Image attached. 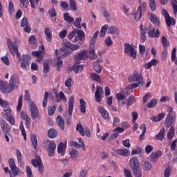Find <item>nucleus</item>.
<instances>
[{
    "label": "nucleus",
    "mask_w": 177,
    "mask_h": 177,
    "mask_svg": "<svg viewBox=\"0 0 177 177\" xmlns=\"http://www.w3.org/2000/svg\"><path fill=\"white\" fill-rule=\"evenodd\" d=\"M7 45L12 56L13 57H15V56L18 57L22 70H27V67H28L30 63H31V55L26 54L23 55L21 58H20L21 54L19 53V45H17V42L16 41L12 42L10 39H7Z\"/></svg>",
    "instance_id": "1"
},
{
    "label": "nucleus",
    "mask_w": 177,
    "mask_h": 177,
    "mask_svg": "<svg viewBox=\"0 0 177 177\" xmlns=\"http://www.w3.org/2000/svg\"><path fill=\"white\" fill-rule=\"evenodd\" d=\"M19 86V77L17 75H12L10 78V84L0 80V91L10 93L13 90Z\"/></svg>",
    "instance_id": "2"
},
{
    "label": "nucleus",
    "mask_w": 177,
    "mask_h": 177,
    "mask_svg": "<svg viewBox=\"0 0 177 177\" xmlns=\"http://www.w3.org/2000/svg\"><path fill=\"white\" fill-rule=\"evenodd\" d=\"M68 49H71V50H78L80 46L78 44H73L69 41L66 40L64 44V47L61 48L59 50H56L55 55L59 56L61 52L62 56H67L69 53Z\"/></svg>",
    "instance_id": "3"
},
{
    "label": "nucleus",
    "mask_w": 177,
    "mask_h": 177,
    "mask_svg": "<svg viewBox=\"0 0 177 177\" xmlns=\"http://www.w3.org/2000/svg\"><path fill=\"white\" fill-rule=\"evenodd\" d=\"M138 3H140V6L138 8L137 12L134 14V19L136 21H139L142 19V13L146 12V8L147 6V3L142 1V0H138Z\"/></svg>",
    "instance_id": "4"
},
{
    "label": "nucleus",
    "mask_w": 177,
    "mask_h": 177,
    "mask_svg": "<svg viewBox=\"0 0 177 177\" xmlns=\"http://www.w3.org/2000/svg\"><path fill=\"white\" fill-rule=\"evenodd\" d=\"M124 52L127 56L132 57L134 60L136 59V50L135 49V46H133V44L128 43L124 44Z\"/></svg>",
    "instance_id": "5"
},
{
    "label": "nucleus",
    "mask_w": 177,
    "mask_h": 177,
    "mask_svg": "<svg viewBox=\"0 0 177 177\" xmlns=\"http://www.w3.org/2000/svg\"><path fill=\"white\" fill-rule=\"evenodd\" d=\"M162 15L164 16L166 26H167V27H171V26H175V24H176V20H175V18L169 16V13H168L167 10L162 9Z\"/></svg>",
    "instance_id": "6"
},
{
    "label": "nucleus",
    "mask_w": 177,
    "mask_h": 177,
    "mask_svg": "<svg viewBox=\"0 0 177 177\" xmlns=\"http://www.w3.org/2000/svg\"><path fill=\"white\" fill-rule=\"evenodd\" d=\"M95 44H96V39L92 37L90 40V46L88 50L91 60L97 59V55L95 53Z\"/></svg>",
    "instance_id": "7"
},
{
    "label": "nucleus",
    "mask_w": 177,
    "mask_h": 177,
    "mask_svg": "<svg viewBox=\"0 0 177 177\" xmlns=\"http://www.w3.org/2000/svg\"><path fill=\"white\" fill-rule=\"evenodd\" d=\"M29 110L30 111L32 120H35V118H39V111H38V108H37V105L33 102H32L30 104Z\"/></svg>",
    "instance_id": "8"
},
{
    "label": "nucleus",
    "mask_w": 177,
    "mask_h": 177,
    "mask_svg": "<svg viewBox=\"0 0 177 177\" xmlns=\"http://www.w3.org/2000/svg\"><path fill=\"white\" fill-rule=\"evenodd\" d=\"M104 97V91H103V87L100 86H96V91L95 93V100L97 103H100L102 99Z\"/></svg>",
    "instance_id": "9"
},
{
    "label": "nucleus",
    "mask_w": 177,
    "mask_h": 177,
    "mask_svg": "<svg viewBox=\"0 0 177 177\" xmlns=\"http://www.w3.org/2000/svg\"><path fill=\"white\" fill-rule=\"evenodd\" d=\"M129 82H140L143 84V76L137 71H134L133 77H129Z\"/></svg>",
    "instance_id": "10"
},
{
    "label": "nucleus",
    "mask_w": 177,
    "mask_h": 177,
    "mask_svg": "<svg viewBox=\"0 0 177 177\" xmlns=\"http://www.w3.org/2000/svg\"><path fill=\"white\" fill-rule=\"evenodd\" d=\"M84 39H85V32L83 30L77 29V32L74 39L73 40V42H77L79 45H82V41H84Z\"/></svg>",
    "instance_id": "11"
},
{
    "label": "nucleus",
    "mask_w": 177,
    "mask_h": 177,
    "mask_svg": "<svg viewBox=\"0 0 177 177\" xmlns=\"http://www.w3.org/2000/svg\"><path fill=\"white\" fill-rule=\"evenodd\" d=\"M48 145L47 147V153L48 157H53L55 151H56V143L54 141H47Z\"/></svg>",
    "instance_id": "12"
},
{
    "label": "nucleus",
    "mask_w": 177,
    "mask_h": 177,
    "mask_svg": "<svg viewBox=\"0 0 177 177\" xmlns=\"http://www.w3.org/2000/svg\"><path fill=\"white\" fill-rule=\"evenodd\" d=\"M8 164L10 165V169L13 172V175H15V176H17V175H19L20 169H19V167H16V162H15V159L10 158L8 160Z\"/></svg>",
    "instance_id": "13"
},
{
    "label": "nucleus",
    "mask_w": 177,
    "mask_h": 177,
    "mask_svg": "<svg viewBox=\"0 0 177 177\" xmlns=\"http://www.w3.org/2000/svg\"><path fill=\"white\" fill-rule=\"evenodd\" d=\"M175 122V115L172 113L167 114L165 125L166 128H171L174 122Z\"/></svg>",
    "instance_id": "14"
},
{
    "label": "nucleus",
    "mask_w": 177,
    "mask_h": 177,
    "mask_svg": "<svg viewBox=\"0 0 177 177\" xmlns=\"http://www.w3.org/2000/svg\"><path fill=\"white\" fill-rule=\"evenodd\" d=\"M153 25L149 24V31L148 32V35L149 37V38H158V37H160V30H156V28H152L151 26Z\"/></svg>",
    "instance_id": "15"
},
{
    "label": "nucleus",
    "mask_w": 177,
    "mask_h": 177,
    "mask_svg": "<svg viewBox=\"0 0 177 177\" xmlns=\"http://www.w3.org/2000/svg\"><path fill=\"white\" fill-rule=\"evenodd\" d=\"M97 110L104 120H106V121H110V114H109V112L104 109V108L102 106H98Z\"/></svg>",
    "instance_id": "16"
},
{
    "label": "nucleus",
    "mask_w": 177,
    "mask_h": 177,
    "mask_svg": "<svg viewBox=\"0 0 177 177\" xmlns=\"http://www.w3.org/2000/svg\"><path fill=\"white\" fill-rule=\"evenodd\" d=\"M129 164L131 169H133L135 168H138L139 167H140V163H139V160L136 157L131 158L129 161Z\"/></svg>",
    "instance_id": "17"
},
{
    "label": "nucleus",
    "mask_w": 177,
    "mask_h": 177,
    "mask_svg": "<svg viewBox=\"0 0 177 177\" xmlns=\"http://www.w3.org/2000/svg\"><path fill=\"white\" fill-rule=\"evenodd\" d=\"M21 118L26 120V127L28 129H30V127H31V118L28 116L27 113L21 112Z\"/></svg>",
    "instance_id": "18"
},
{
    "label": "nucleus",
    "mask_w": 177,
    "mask_h": 177,
    "mask_svg": "<svg viewBox=\"0 0 177 177\" xmlns=\"http://www.w3.org/2000/svg\"><path fill=\"white\" fill-rule=\"evenodd\" d=\"M165 138V128H161L160 131L154 137V140H160L162 142Z\"/></svg>",
    "instance_id": "19"
},
{
    "label": "nucleus",
    "mask_w": 177,
    "mask_h": 177,
    "mask_svg": "<svg viewBox=\"0 0 177 177\" xmlns=\"http://www.w3.org/2000/svg\"><path fill=\"white\" fill-rule=\"evenodd\" d=\"M66 149H67V143H63L62 142H59L57 147V153L62 156L66 154Z\"/></svg>",
    "instance_id": "20"
},
{
    "label": "nucleus",
    "mask_w": 177,
    "mask_h": 177,
    "mask_svg": "<svg viewBox=\"0 0 177 177\" xmlns=\"http://www.w3.org/2000/svg\"><path fill=\"white\" fill-rule=\"evenodd\" d=\"M76 60H85L88 58V52L86 50L81 51L75 55Z\"/></svg>",
    "instance_id": "21"
},
{
    "label": "nucleus",
    "mask_w": 177,
    "mask_h": 177,
    "mask_svg": "<svg viewBox=\"0 0 177 177\" xmlns=\"http://www.w3.org/2000/svg\"><path fill=\"white\" fill-rule=\"evenodd\" d=\"M44 34L46 35V40L47 42H52V29L49 27L44 28Z\"/></svg>",
    "instance_id": "22"
},
{
    "label": "nucleus",
    "mask_w": 177,
    "mask_h": 177,
    "mask_svg": "<svg viewBox=\"0 0 177 177\" xmlns=\"http://www.w3.org/2000/svg\"><path fill=\"white\" fill-rule=\"evenodd\" d=\"M116 154H118V156H122V157H128V156L131 154V151L129 149L123 148L116 150Z\"/></svg>",
    "instance_id": "23"
},
{
    "label": "nucleus",
    "mask_w": 177,
    "mask_h": 177,
    "mask_svg": "<svg viewBox=\"0 0 177 177\" xmlns=\"http://www.w3.org/2000/svg\"><path fill=\"white\" fill-rule=\"evenodd\" d=\"M162 153L161 151H156V152H152L151 154L149 156V158L151 162H154L156 160H158L160 157H161Z\"/></svg>",
    "instance_id": "24"
},
{
    "label": "nucleus",
    "mask_w": 177,
    "mask_h": 177,
    "mask_svg": "<svg viewBox=\"0 0 177 177\" xmlns=\"http://www.w3.org/2000/svg\"><path fill=\"white\" fill-rule=\"evenodd\" d=\"M73 110H74V97H70L68 99V115H73Z\"/></svg>",
    "instance_id": "25"
},
{
    "label": "nucleus",
    "mask_w": 177,
    "mask_h": 177,
    "mask_svg": "<svg viewBox=\"0 0 177 177\" xmlns=\"http://www.w3.org/2000/svg\"><path fill=\"white\" fill-rule=\"evenodd\" d=\"M55 102L57 103H59V102H61V100H66V95H64V93L63 91L59 92L57 93V92H55Z\"/></svg>",
    "instance_id": "26"
},
{
    "label": "nucleus",
    "mask_w": 177,
    "mask_h": 177,
    "mask_svg": "<svg viewBox=\"0 0 177 177\" xmlns=\"http://www.w3.org/2000/svg\"><path fill=\"white\" fill-rule=\"evenodd\" d=\"M149 15V20H151V23L155 26H160V19H158V17L153 13H150Z\"/></svg>",
    "instance_id": "27"
},
{
    "label": "nucleus",
    "mask_w": 177,
    "mask_h": 177,
    "mask_svg": "<svg viewBox=\"0 0 177 177\" xmlns=\"http://www.w3.org/2000/svg\"><path fill=\"white\" fill-rule=\"evenodd\" d=\"M132 174L133 176L135 177H142V169L140 168V166L139 167H136L134 169H131Z\"/></svg>",
    "instance_id": "28"
},
{
    "label": "nucleus",
    "mask_w": 177,
    "mask_h": 177,
    "mask_svg": "<svg viewBox=\"0 0 177 177\" xmlns=\"http://www.w3.org/2000/svg\"><path fill=\"white\" fill-rule=\"evenodd\" d=\"M1 115L3 118H8V117H10L12 115V109L10 107L5 108L3 109V112H1Z\"/></svg>",
    "instance_id": "29"
},
{
    "label": "nucleus",
    "mask_w": 177,
    "mask_h": 177,
    "mask_svg": "<svg viewBox=\"0 0 177 177\" xmlns=\"http://www.w3.org/2000/svg\"><path fill=\"white\" fill-rule=\"evenodd\" d=\"M76 131L79 132L81 136H85V130L84 129V126L81 123L77 124Z\"/></svg>",
    "instance_id": "30"
},
{
    "label": "nucleus",
    "mask_w": 177,
    "mask_h": 177,
    "mask_svg": "<svg viewBox=\"0 0 177 177\" xmlns=\"http://www.w3.org/2000/svg\"><path fill=\"white\" fill-rule=\"evenodd\" d=\"M73 70L75 74H78L80 71H82L84 70V65H80L79 64H75L73 66Z\"/></svg>",
    "instance_id": "31"
},
{
    "label": "nucleus",
    "mask_w": 177,
    "mask_h": 177,
    "mask_svg": "<svg viewBox=\"0 0 177 177\" xmlns=\"http://www.w3.org/2000/svg\"><path fill=\"white\" fill-rule=\"evenodd\" d=\"M57 124L61 129H64V120L61 115H58L56 119Z\"/></svg>",
    "instance_id": "32"
},
{
    "label": "nucleus",
    "mask_w": 177,
    "mask_h": 177,
    "mask_svg": "<svg viewBox=\"0 0 177 177\" xmlns=\"http://www.w3.org/2000/svg\"><path fill=\"white\" fill-rule=\"evenodd\" d=\"M31 142L33 148L36 151L38 150V148L37 147V146L38 145V140L37 139V136L35 134L31 135Z\"/></svg>",
    "instance_id": "33"
},
{
    "label": "nucleus",
    "mask_w": 177,
    "mask_h": 177,
    "mask_svg": "<svg viewBox=\"0 0 177 177\" xmlns=\"http://www.w3.org/2000/svg\"><path fill=\"white\" fill-rule=\"evenodd\" d=\"M1 129L3 131V133H9L10 131V127L6 122L3 121L1 124Z\"/></svg>",
    "instance_id": "34"
},
{
    "label": "nucleus",
    "mask_w": 177,
    "mask_h": 177,
    "mask_svg": "<svg viewBox=\"0 0 177 177\" xmlns=\"http://www.w3.org/2000/svg\"><path fill=\"white\" fill-rule=\"evenodd\" d=\"M174 136H175V127H171L167 133V138L169 140H172Z\"/></svg>",
    "instance_id": "35"
},
{
    "label": "nucleus",
    "mask_w": 177,
    "mask_h": 177,
    "mask_svg": "<svg viewBox=\"0 0 177 177\" xmlns=\"http://www.w3.org/2000/svg\"><path fill=\"white\" fill-rule=\"evenodd\" d=\"M164 117H165V113H159L157 116L151 118V120L153 122H158V121H161V120H162Z\"/></svg>",
    "instance_id": "36"
},
{
    "label": "nucleus",
    "mask_w": 177,
    "mask_h": 177,
    "mask_svg": "<svg viewBox=\"0 0 177 177\" xmlns=\"http://www.w3.org/2000/svg\"><path fill=\"white\" fill-rule=\"evenodd\" d=\"M140 129L142 130V134L139 136V140L142 141L145 139V135L146 134V131L147 128L145 124H142L140 127Z\"/></svg>",
    "instance_id": "37"
},
{
    "label": "nucleus",
    "mask_w": 177,
    "mask_h": 177,
    "mask_svg": "<svg viewBox=\"0 0 177 177\" xmlns=\"http://www.w3.org/2000/svg\"><path fill=\"white\" fill-rule=\"evenodd\" d=\"M80 111L83 113L85 114L86 113V102L85 100L80 99Z\"/></svg>",
    "instance_id": "38"
},
{
    "label": "nucleus",
    "mask_w": 177,
    "mask_h": 177,
    "mask_svg": "<svg viewBox=\"0 0 177 177\" xmlns=\"http://www.w3.org/2000/svg\"><path fill=\"white\" fill-rule=\"evenodd\" d=\"M142 165L145 171H150L152 168L151 163L149 162L147 160H142Z\"/></svg>",
    "instance_id": "39"
},
{
    "label": "nucleus",
    "mask_w": 177,
    "mask_h": 177,
    "mask_svg": "<svg viewBox=\"0 0 177 177\" xmlns=\"http://www.w3.org/2000/svg\"><path fill=\"white\" fill-rule=\"evenodd\" d=\"M107 32L108 34H120V29L118 28L116 26H111L108 28Z\"/></svg>",
    "instance_id": "40"
},
{
    "label": "nucleus",
    "mask_w": 177,
    "mask_h": 177,
    "mask_svg": "<svg viewBox=\"0 0 177 177\" xmlns=\"http://www.w3.org/2000/svg\"><path fill=\"white\" fill-rule=\"evenodd\" d=\"M48 135L50 139H55L57 136V131L54 129H50L48 131Z\"/></svg>",
    "instance_id": "41"
},
{
    "label": "nucleus",
    "mask_w": 177,
    "mask_h": 177,
    "mask_svg": "<svg viewBox=\"0 0 177 177\" xmlns=\"http://www.w3.org/2000/svg\"><path fill=\"white\" fill-rule=\"evenodd\" d=\"M90 78L93 80V81H96V82H100L102 81L100 76L95 73H91L90 74Z\"/></svg>",
    "instance_id": "42"
},
{
    "label": "nucleus",
    "mask_w": 177,
    "mask_h": 177,
    "mask_svg": "<svg viewBox=\"0 0 177 177\" xmlns=\"http://www.w3.org/2000/svg\"><path fill=\"white\" fill-rule=\"evenodd\" d=\"M64 57L65 56H62V54H61V56H59L57 58L56 65H57V70L58 71L60 70V68H62L63 66V61H62V57Z\"/></svg>",
    "instance_id": "43"
},
{
    "label": "nucleus",
    "mask_w": 177,
    "mask_h": 177,
    "mask_svg": "<svg viewBox=\"0 0 177 177\" xmlns=\"http://www.w3.org/2000/svg\"><path fill=\"white\" fill-rule=\"evenodd\" d=\"M158 102V101L157 100V99L153 98L149 103L147 104V107L148 109H153L155 106H157Z\"/></svg>",
    "instance_id": "44"
},
{
    "label": "nucleus",
    "mask_w": 177,
    "mask_h": 177,
    "mask_svg": "<svg viewBox=\"0 0 177 177\" xmlns=\"http://www.w3.org/2000/svg\"><path fill=\"white\" fill-rule=\"evenodd\" d=\"M64 19L70 24L74 23V18L71 17L68 13L64 14Z\"/></svg>",
    "instance_id": "45"
},
{
    "label": "nucleus",
    "mask_w": 177,
    "mask_h": 177,
    "mask_svg": "<svg viewBox=\"0 0 177 177\" xmlns=\"http://www.w3.org/2000/svg\"><path fill=\"white\" fill-rule=\"evenodd\" d=\"M69 6L71 10H73V12L77 11L78 9L77 8V3L75 2V0H69Z\"/></svg>",
    "instance_id": "46"
},
{
    "label": "nucleus",
    "mask_w": 177,
    "mask_h": 177,
    "mask_svg": "<svg viewBox=\"0 0 177 177\" xmlns=\"http://www.w3.org/2000/svg\"><path fill=\"white\" fill-rule=\"evenodd\" d=\"M19 129L21 131L22 136H24V140H27V133L26 132V129H24V125L21 122L19 124Z\"/></svg>",
    "instance_id": "47"
},
{
    "label": "nucleus",
    "mask_w": 177,
    "mask_h": 177,
    "mask_svg": "<svg viewBox=\"0 0 177 177\" xmlns=\"http://www.w3.org/2000/svg\"><path fill=\"white\" fill-rule=\"evenodd\" d=\"M69 154L73 160H76L78 156V150L73 149L70 151Z\"/></svg>",
    "instance_id": "48"
},
{
    "label": "nucleus",
    "mask_w": 177,
    "mask_h": 177,
    "mask_svg": "<svg viewBox=\"0 0 177 177\" xmlns=\"http://www.w3.org/2000/svg\"><path fill=\"white\" fill-rule=\"evenodd\" d=\"M162 45L163 46V48H165V49H167V48H168V46H169V41H168V39H167V37H165V36H162Z\"/></svg>",
    "instance_id": "49"
},
{
    "label": "nucleus",
    "mask_w": 177,
    "mask_h": 177,
    "mask_svg": "<svg viewBox=\"0 0 177 177\" xmlns=\"http://www.w3.org/2000/svg\"><path fill=\"white\" fill-rule=\"evenodd\" d=\"M78 31V29L75 28L73 29L68 35V39L69 41H71L75 36L77 35V32Z\"/></svg>",
    "instance_id": "50"
},
{
    "label": "nucleus",
    "mask_w": 177,
    "mask_h": 177,
    "mask_svg": "<svg viewBox=\"0 0 177 177\" xmlns=\"http://www.w3.org/2000/svg\"><path fill=\"white\" fill-rule=\"evenodd\" d=\"M17 158L19 164H21L23 162V155L21 154V151L19 149H16Z\"/></svg>",
    "instance_id": "51"
},
{
    "label": "nucleus",
    "mask_w": 177,
    "mask_h": 177,
    "mask_svg": "<svg viewBox=\"0 0 177 177\" xmlns=\"http://www.w3.org/2000/svg\"><path fill=\"white\" fill-rule=\"evenodd\" d=\"M141 85V86H143L142 83L137 82V83H133L131 84H129L127 86V89L131 91V89H135V88H139V86Z\"/></svg>",
    "instance_id": "52"
},
{
    "label": "nucleus",
    "mask_w": 177,
    "mask_h": 177,
    "mask_svg": "<svg viewBox=\"0 0 177 177\" xmlns=\"http://www.w3.org/2000/svg\"><path fill=\"white\" fill-rule=\"evenodd\" d=\"M109 28V25H104L102 26L100 32V37H104L106 35V32H107V30Z\"/></svg>",
    "instance_id": "53"
},
{
    "label": "nucleus",
    "mask_w": 177,
    "mask_h": 177,
    "mask_svg": "<svg viewBox=\"0 0 177 177\" xmlns=\"http://www.w3.org/2000/svg\"><path fill=\"white\" fill-rule=\"evenodd\" d=\"M32 165L35 167V168H37V167H39L41 164H42V160H41V158L39 159H33L31 160Z\"/></svg>",
    "instance_id": "54"
},
{
    "label": "nucleus",
    "mask_w": 177,
    "mask_h": 177,
    "mask_svg": "<svg viewBox=\"0 0 177 177\" xmlns=\"http://www.w3.org/2000/svg\"><path fill=\"white\" fill-rule=\"evenodd\" d=\"M48 97H49V93L45 92L44 97L43 99L42 106L44 109L46 108V104H48Z\"/></svg>",
    "instance_id": "55"
},
{
    "label": "nucleus",
    "mask_w": 177,
    "mask_h": 177,
    "mask_svg": "<svg viewBox=\"0 0 177 177\" xmlns=\"http://www.w3.org/2000/svg\"><path fill=\"white\" fill-rule=\"evenodd\" d=\"M149 8L151 9V12H154L156 10L157 6H156V0H149Z\"/></svg>",
    "instance_id": "56"
},
{
    "label": "nucleus",
    "mask_w": 177,
    "mask_h": 177,
    "mask_svg": "<svg viewBox=\"0 0 177 177\" xmlns=\"http://www.w3.org/2000/svg\"><path fill=\"white\" fill-rule=\"evenodd\" d=\"M19 1L21 3V5L19 6L20 8H28V5H30L28 0H19Z\"/></svg>",
    "instance_id": "57"
},
{
    "label": "nucleus",
    "mask_w": 177,
    "mask_h": 177,
    "mask_svg": "<svg viewBox=\"0 0 177 177\" xmlns=\"http://www.w3.org/2000/svg\"><path fill=\"white\" fill-rule=\"evenodd\" d=\"M43 70L45 74H48L49 73V62H43Z\"/></svg>",
    "instance_id": "58"
},
{
    "label": "nucleus",
    "mask_w": 177,
    "mask_h": 177,
    "mask_svg": "<svg viewBox=\"0 0 177 177\" xmlns=\"http://www.w3.org/2000/svg\"><path fill=\"white\" fill-rule=\"evenodd\" d=\"M21 107H23V95H21L19 97L18 105L17 106V111H20V110H21Z\"/></svg>",
    "instance_id": "59"
},
{
    "label": "nucleus",
    "mask_w": 177,
    "mask_h": 177,
    "mask_svg": "<svg viewBox=\"0 0 177 177\" xmlns=\"http://www.w3.org/2000/svg\"><path fill=\"white\" fill-rule=\"evenodd\" d=\"M48 115H53L56 111V106H50L48 108Z\"/></svg>",
    "instance_id": "60"
},
{
    "label": "nucleus",
    "mask_w": 177,
    "mask_h": 177,
    "mask_svg": "<svg viewBox=\"0 0 177 177\" xmlns=\"http://www.w3.org/2000/svg\"><path fill=\"white\" fill-rule=\"evenodd\" d=\"M171 172H172V168L169 166H167L164 172L165 177H169L171 176Z\"/></svg>",
    "instance_id": "61"
},
{
    "label": "nucleus",
    "mask_w": 177,
    "mask_h": 177,
    "mask_svg": "<svg viewBox=\"0 0 177 177\" xmlns=\"http://www.w3.org/2000/svg\"><path fill=\"white\" fill-rule=\"evenodd\" d=\"M81 21H82V18H77L74 22L75 27H77V28H81Z\"/></svg>",
    "instance_id": "62"
},
{
    "label": "nucleus",
    "mask_w": 177,
    "mask_h": 177,
    "mask_svg": "<svg viewBox=\"0 0 177 177\" xmlns=\"http://www.w3.org/2000/svg\"><path fill=\"white\" fill-rule=\"evenodd\" d=\"M0 106L4 109H8V107H9V102L2 100V98L0 97Z\"/></svg>",
    "instance_id": "63"
},
{
    "label": "nucleus",
    "mask_w": 177,
    "mask_h": 177,
    "mask_svg": "<svg viewBox=\"0 0 177 177\" xmlns=\"http://www.w3.org/2000/svg\"><path fill=\"white\" fill-rule=\"evenodd\" d=\"M60 6L64 10H70V8L68 7V3L62 1L60 3Z\"/></svg>",
    "instance_id": "64"
}]
</instances>
